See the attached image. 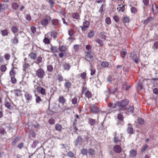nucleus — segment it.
Returning a JSON list of instances; mask_svg holds the SVG:
<instances>
[{"label":"nucleus","mask_w":158,"mask_h":158,"mask_svg":"<svg viewBox=\"0 0 158 158\" xmlns=\"http://www.w3.org/2000/svg\"><path fill=\"white\" fill-rule=\"evenodd\" d=\"M51 20V17L48 15H46L44 18L43 19L41 22V25L43 26H47L49 22Z\"/></svg>","instance_id":"obj_1"},{"label":"nucleus","mask_w":158,"mask_h":158,"mask_svg":"<svg viewBox=\"0 0 158 158\" xmlns=\"http://www.w3.org/2000/svg\"><path fill=\"white\" fill-rule=\"evenodd\" d=\"M94 54L90 51H89L87 52L85 57V59L87 61H92L93 58Z\"/></svg>","instance_id":"obj_2"},{"label":"nucleus","mask_w":158,"mask_h":158,"mask_svg":"<svg viewBox=\"0 0 158 158\" xmlns=\"http://www.w3.org/2000/svg\"><path fill=\"white\" fill-rule=\"evenodd\" d=\"M36 75L40 78H43L44 75V72L41 69H40L36 71Z\"/></svg>","instance_id":"obj_3"},{"label":"nucleus","mask_w":158,"mask_h":158,"mask_svg":"<svg viewBox=\"0 0 158 158\" xmlns=\"http://www.w3.org/2000/svg\"><path fill=\"white\" fill-rule=\"evenodd\" d=\"M128 103V101L126 100H123L121 101L118 102L117 103V106L121 107L126 106Z\"/></svg>","instance_id":"obj_4"},{"label":"nucleus","mask_w":158,"mask_h":158,"mask_svg":"<svg viewBox=\"0 0 158 158\" xmlns=\"http://www.w3.org/2000/svg\"><path fill=\"white\" fill-rule=\"evenodd\" d=\"M83 25L80 27L83 31H85L89 25V22L87 21H85L83 23Z\"/></svg>","instance_id":"obj_5"},{"label":"nucleus","mask_w":158,"mask_h":158,"mask_svg":"<svg viewBox=\"0 0 158 158\" xmlns=\"http://www.w3.org/2000/svg\"><path fill=\"white\" fill-rule=\"evenodd\" d=\"M90 111L93 113H97L99 111V110L95 105H92L91 106Z\"/></svg>","instance_id":"obj_6"},{"label":"nucleus","mask_w":158,"mask_h":158,"mask_svg":"<svg viewBox=\"0 0 158 158\" xmlns=\"http://www.w3.org/2000/svg\"><path fill=\"white\" fill-rule=\"evenodd\" d=\"M83 92L85 93V96L88 98H89L91 97L92 94L91 92L89 91H86V88H84L83 89Z\"/></svg>","instance_id":"obj_7"},{"label":"nucleus","mask_w":158,"mask_h":158,"mask_svg":"<svg viewBox=\"0 0 158 158\" xmlns=\"http://www.w3.org/2000/svg\"><path fill=\"white\" fill-rule=\"evenodd\" d=\"M24 96L27 103L29 102L32 99L31 95L27 92L25 93Z\"/></svg>","instance_id":"obj_8"},{"label":"nucleus","mask_w":158,"mask_h":158,"mask_svg":"<svg viewBox=\"0 0 158 158\" xmlns=\"http://www.w3.org/2000/svg\"><path fill=\"white\" fill-rule=\"evenodd\" d=\"M130 56L134 60V62L136 63L137 64L139 62V58L136 56L134 54L131 53L130 54Z\"/></svg>","instance_id":"obj_9"},{"label":"nucleus","mask_w":158,"mask_h":158,"mask_svg":"<svg viewBox=\"0 0 158 158\" xmlns=\"http://www.w3.org/2000/svg\"><path fill=\"white\" fill-rule=\"evenodd\" d=\"M16 68H13L9 72V74L10 77H15V74L16 73Z\"/></svg>","instance_id":"obj_10"},{"label":"nucleus","mask_w":158,"mask_h":158,"mask_svg":"<svg viewBox=\"0 0 158 158\" xmlns=\"http://www.w3.org/2000/svg\"><path fill=\"white\" fill-rule=\"evenodd\" d=\"M1 33L3 36H7L9 33V31L7 29H4L1 31Z\"/></svg>","instance_id":"obj_11"},{"label":"nucleus","mask_w":158,"mask_h":158,"mask_svg":"<svg viewBox=\"0 0 158 158\" xmlns=\"http://www.w3.org/2000/svg\"><path fill=\"white\" fill-rule=\"evenodd\" d=\"M37 90L42 95H45V90L42 87H37Z\"/></svg>","instance_id":"obj_12"},{"label":"nucleus","mask_w":158,"mask_h":158,"mask_svg":"<svg viewBox=\"0 0 158 158\" xmlns=\"http://www.w3.org/2000/svg\"><path fill=\"white\" fill-rule=\"evenodd\" d=\"M114 150L116 152L119 153L121 151V148L119 145H116L114 147Z\"/></svg>","instance_id":"obj_13"},{"label":"nucleus","mask_w":158,"mask_h":158,"mask_svg":"<svg viewBox=\"0 0 158 158\" xmlns=\"http://www.w3.org/2000/svg\"><path fill=\"white\" fill-rule=\"evenodd\" d=\"M107 33L104 31H102L100 33L99 37L103 40H106Z\"/></svg>","instance_id":"obj_14"},{"label":"nucleus","mask_w":158,"mask_h":158,"mask_svg":"<svg viewBox=\"0 0 158 158\" xmlns=\"http://www.w3.org/2000/svg\"><path fill=\"white\" fill-rule=\"evenodd\" d=\"M134 110V108L133 106H131L127 109V110L126 113L127 114H129L130 113H132Z\"/></svg>","instance_id":"obj_15"},{"label":"nucleus","mask_w":158,"mask_h":158,"mask_svg":"<svg viewBox=\"0 0 158 158\" xmlns=\"http://www.w3.org/2000/svg\"><path fill=\"white\" fill-rule=\"evenodd\" d=\"M77 124V119H75L73 122V128L71 129V131L73 132H76L78 130V129L75 126Z\"/></svg>","instance_id":"obj_16"},{"label":"nucleus","mask_w":158,"mask_h":158,"mask_svg":"<svg viewBox=\"0 0 158 158\" xmlns=\"http://www.w3.org/2000/svg\"><path fill=\"white\" fill-rule=\"evenodd\" d=\"M45 36L49 38H54L56 36V35L55 34L54 32H51L50 33H48L47 34V35H46Z\"/></svg>","instance_id":"obj_17"},{"label":"nucleus","mask_w":158,"mask_h":158,"mask_svg":"<svg viewBox=\"0 0 158 158\" xmlns=\"http://www.w3.org/2000/svg\"><path fill=\"white\" fill-rule=\"evenodd\" d=\"M39 141L37 140H34L31 145V147L32 148H36L37 145L39 144Z\"/></svg>","instance_id":"obj_18"},{"label":"nucleus","mask_w":158,"mask_h":158,"mask_svg":"<svg viewBox=\"0 0 158 158\" xmlns=\"http://www.w3.org/2000/svg\"><path fill=\"white\" fill-rule=\"evenodd\" d=\"M128 127L127 129V132L130 134H132L133 133V129L131 127V124H128Z\"/></svg>","instance_id":"obj_19"},{"label":"nucleus","mask_w":158,"mask_h":158,"mask_svg":"<svg viewBox=\"0 0 158 158\" xmlns=\"http://www.w3.org/2000/svg\"><path fill=\"white\" fill-rule=\"evenodd\" d=\"M43 58L42 56L40 55L37 58V60L35 62L37 64H39V63L42 62Z\"/></svg>","instance_id":"obj_20"},{"label":"nucleus","mask_w":158,"mask_h":158,"mask_svg":"<svg viewBox=\"0 0 158 158\" xmlns=\"http://www.w3.org/2000/svg\"><path fill=\"white\" fill-rule=\"evenodd\" d=\"M71 84L69 81H66L64 84V86L65 89H69L71 87Z\"/></svg>","instance_id":"obj_21"},{"label":"nucleus","mask_w":158,"mask_h":158,"mask_svg":"<svg viewBox=\"0 0 158 158\" xmlns=\"http://www.w3.org/2000/svg\"><path fill=\"white\" fill-rule=\"evenodd\" d=\"M14 93L17 96H19L22 94V91L19 89H16L14 90Z\"/></svg>","instance_id":"obj_22"},{"label":"nucleus","mask_w":158,"mask_h":158,"mask_svg":"<svg viewBox=\"0 0 158 158\" xmlns=\"http://www.w3.org/2000/svg\"><path fill=\"white\" fill-rule=\"evenodd\" d=\"M152 10L153 12H154L155 13H157L158 10L157 9V5L155 3L152 4Z\"/></svg>","instance_id":"obj_23"},{"label":"nucleus","mask_w":158,"mask_h":158,"mask_svg":"<svg viewBox=\"0 0 158 158\" xmlns=\"http://www.w3.org/2000/svg\"><path fill=\"white\" fill-rule=\"evenodd\" d=\"M29 66V65L28 64H24L23 66V71L26 72H27L28 71Z\"/></svg>","instance_id":"obj_24"},{"label":"nucleus","mask_w":158,"mask_h":158,"mask_svg":"<svg viewBox=\"0 0 158 158\" xmlns=\"http://www.w3.org/2000/svg\"><path fill=\"white\" fill-rule=\"evenodd\" d=\"M136 151L132 150L130 152V156L131 157H134L136 155Z\"/></svg>","instance_id":"obj_25"},{"label":"nucleus","mask_w":158,"mask_h":158,"mask_svg":"<svg viewBox=\"0 0 158 158\" xmlns=\"http://www.w3.org/2000/svg\"><path fill=\"white\" fill-rule=\"evenodd\" d=\"M19 5L16 2H14L12 4V7L15 10L17 9L19 7Z\"/></svg>","instance_id":"obj_26"},{"label":"nucleus","mask_w":158,"mask_h":158,"mask_svg":"<svg viewBox=\"0 0 158 158\" xmlns=\"http://www.w3.org/2000/svg\"><path fill=\"white\" fill-rule=\"evenodd\" d=\"M59 101L62 104H64L66 101L65 99L63 97H60L59 99Z\"/></svg>","instance_id":"obj_27"},{"label":"nucleus","mask_w":158,"mask_h":158,"mask_svg":"<svg viewBox=\"0 0 158 158\" xmlns=\"http://www.w3.org/2000/svg\"><path fill=\"white\" fill-rule=\"evenodd\" d=\"M70 65L68 63H65L64 64V69L65 70H69L70 68Z\"/></svg>","instance_id":"obj_28"},{"label":"nucleus","mask_w":158,"mask_h":158,"mask_svg":"<svg viewBox=\"0 0 158 158\" xmlns=\"http://www.w3.org/2000/svg\"><path fill=\"white\" fill-rule=\"evenodd\" d=\"M116 106V104L115 103H113L111 102L109 105V110H111L112 109L114 108Z\"/></svg>","instance_id":"obj_29"},{"label":"nucleus","mask_w":158,"mask_h":158,"mask_svg":"<svg viewBox=\"0 0 158 158\" xmlns=\"http://www.w3.org/2000/svg\"><path fill=\"white\" fill-rule=\"evenodd\" d=\"M55 128L56 130L60 131L62 129V127L61 125L57 124L56 125Z\"/></svg>","instance_id":"obj_30"},{"label":"nucleus","mask_w":158,"mask_h":158,"mask_svg":"<svg viewBox=\"0 0 158 158\" xmlns=\"http://www.w3.org/2000/svg\"><path fill=\"white\" fill-rule=\"evenodd\" d=\"M29 56L32 59H35L36 58V54L35 53H31L29 55Z\"/></svg>","instance_id":"obj_31"},{"label":"nucleus","mask_w":158,"mask_h":158,"mask_svg":"<svg viewBox=\"0 0 158 158\" xmlns=\"http://www.w3.org/2000/svg\"><path fill=\"white\" fill-rule=\"evenodd\" d=\"M124 6L122 5H119L117 8V9L119 11L121 12L124 10Z\"/></svg>","instance_id":"obj_32"},{"label":"nucleus","mask_w":158,"mask_h":158,"mask_svg":"<svg viewBox=\"0 0 158 158\" xmlns=\"http://www.w3.org/2000/svg\"><path fill=\"white\" fill-rule=\"evenodd\" d=\"M82 140V139L80 136H78L77 139H76L75 145H77Z\"/></svg>","instance_id":"obj_33"},{"label":"nucleus","mask_w":158,"mask_h":158,"mask_svg":"<svg viewBox=\"0 0 158 158\" xmlns=\"http://www.w3.org/2000/svg\"><path fill=\"white\" fill-rule=\"evenodd\" d=\"M11 29L12 32L14 33H15L17 32L18 30V28L15 26H12L11 27Z\"/></svg>","instance_id":"obj_34"},{"label":"nucleus","mask_w":158,"mask_h":158,"mask_svg":"<svg viewBox=\"0 0 158 158\" xmlns=\"http://www.w3.org/2000/svg\"><path fill=\"white\" fill-rule=\"evenodd\" d=\"M102 115H103L104 116H105V118H106L109 117L110 118V114L109 113L108 114H107L106 115V113L105 112H103V113H102V112H101L99 114V116H100Z\"/></svg>","instance_id":"obj_35"},{"label":"nucleus","mask_w":158,"mask_h":158,"mask_svg":"<svg viewBox=\"0 0 158 158\" xmlns=\"http://www.w3.org/2000/svg\"><path fill=\"white\" fill-rule=\"evenodd\" d=\"M88 152L91 156L94 155L95 154L94 150L91 148H90L88 150Z\"/></svg>","instance_id":"obj_36"},{"label":"nucleus","mask_w":158,"mask_h":158,"mask_svg":"<svg viewBox=\"0 0 158 158\" xmlns=\"http://www.w3.org/2000/svg\"><path fill=\"white\" fill-rule=\"evenodd\" d=\"M94 34V33L93 31H90L88 33V36L89 38L92 37Z\"/></svg>","instance_id":"obj_37"},{"label":"nucleus","mask_w":158,"mask_h":158,"mask_svg":"<svg viewBox=\"0 0 158 158\" xmlns=\"http://www.w3.org/2000/svg\"><path fill=\"white\" fill-rule=\"evenodd\" d=\"M152 20V17L148 18L144 22V24L145 25L147 24L149 22Z\"/></svg>","instance_id":"obj_38"},{"label":"nucleus","mask_w":158,"mask_h":158,"mask_svg":"<svg viewBox=\"0 0 158 158\" xmlns=\"http://www.w3.org/2000/svg\"><path fill=\"white\" fill-rule=\"evenodd\" d=\"M48 2L50 5V7L51 8H52L54 6L55 3L54 1L52 0H48Z\"/></svg>","instance_id":"obj_39"},{"label":"nucleus","mask_w":158,"mask_h":158,"mask_svg":"<svg viewBox=\"0 0 158 158\" xmlns=\"http://www.w3.org/2000/svg\"><path fill=\"white\" fill-rule=\"evenodd\" d=\"M59 21L57 19H54L52 21L53 24L55 26H57L59 24Z\"/></svg>","instance_id":"obj_40"},{"label":"nucleus","mask_w":158,"mask_h":158,"mask_svg":"<svg viewBox=\"0 0 158 158\" xmlns=\"http://www.w3.org/2000/svg\"><path fill=\"white\" fill-rule=\"evenodd\" d=\"M96 41L97 43H98L101 46H102L104 44L103 42L101 40L99 39H97L96 40Z\"/></svg>","instance_id":"obj_41"},{"label":"nucleus","mask_w":158,"mask_h":158,"mask_svg":"<svg viewBox=\"0 0 158 158\" xmlns=\"http://www.w3.org/2000/svg\"><path fill=\"white\" fill-rule=\"evenodd\" d=\"M109 63L106 61H104L101 63V65L103 67H106L109 65Z\"/></svg>","instance_id":"obj_42"},{"label":"nucleus","mask_w":158,"mask_h":158,"mask_svg":"<svg viewBox=\"0 0 158 158\" xmlns=\"http://www.w3.org/2000/svg\"><path fill=\"white\" fill-rule=\"evenodd\" d=\"M105 21L106 23L108 25L110 24L111 23L110 19L109 17L106 18L105 20Z\"/></svg>","instance_id":"obj_43"},{"label":"nucleus","mask_w":158,"mask_h":158,"mask_svg":"<svg viewBox=\"0 0 158 158\" xmlns=\"http://www.w3.org/2000/svg\"><path fill=\"white\" fill-rule=\"evenodd\" d=\"M88 152L87 150L84 148H83L81 150V153L84 155H86Z\"/></svg>","instance_id":"obj_44"},{"label":"nucleus","mask_w":158,"mask_h":158,"mask_svg":"<svg viewBox=\"0 0 158 158\" xmlns=\"http://www.w3.org/2000/svg\"><path fill=\"white\" fill-rule=\"evenodd\" d=\"M66 49V47L65 46H62L60 47L59 50L62 52H64Z\"/></svg>","instance_id":"obj_45"},{"label":"nucleus","mask_w":158,"mask_h":158,"mask_svg":"<svg viewBox=\"0 0 158 158\" xmlns=\"http://www.w3.org/2000/svg\"><path fill=\"white\" fill-rule=\"evenodd\" d=\"M131 13L134 14L136 13L137 11V9L135 7H132L131 8Z\"/></svg>","instance_id":"obj_46"},{"label":"nucleus","mask_w":158,"mask_h":158,"mask_svg":"<svg viewBox=\"0 0 158 158\" xmlns=\"http://www.w3.org/2000/svg\"><path fill=\"white\" fill-rule=\"evenodd\" d=\"M6 69V67L5 65H2L0 67L1 71L2 72H5Z\"/></svg>","instance_id":"obj_47"},{"label":"nucleus","mask_w":158,"mask_h":158,"mask_svg":"<svg viewBox=\"0 0 158 158\" xmlns=\"http://www.w3.org/2000/svg\"><path fill=\"white\" fill-rule=\"evenodd\" d=\"M73 17L76 19H79V16L77 13H74L73 15Z\"/></svg>","instance_id":"obj_48"},{"label":"nucleus","mask_w":158,"mask_h":158,"mask_svg":"<svg viewBox=\"0 0 158 158\" xmlns=\"http://www.w3.org/2000/svg\"><path fill=\"white\" fill-rule=\"evenodd\" d=\"M67 156L71 158H73L74 156L73 153L71 151L68 152L67 154Z\"/></svg>","instance_id":"obj_49"},{"label":"nucleus","mask_w":158,"mask_h":158,"mask_svg":"<svg viewBox=\"0 0 158 158\" xmlns=\"http://www.w3.org/2000/svg\"><path fill=\"white\" fill-rule=\"evenodd\" d=\"M5 106L7 108L10 109L11 108V106L10 103L8 102H6L5 104Z\"/></svg>","instance_id":"obj_50"},{"label":"nucleus","mask_w":158,"mask_h":158,"mask_svg":"<svg viewBox=\"0 0 158 158\" xmlns=\"http://www.w3.org/2000/svg\"><path fill=\"white\" fill-rule=\"evenodd\" d=\"M89 122L91 125H94L96 121L94 119H89Z\"/></svg>","instance_id":"obj_51"},{"label":"nucleus","mask_w":158,"mask_h":158,"mask_svg":"<svg viewBox=\"0 0 158 158\" xmlns=\"http://www.w3.org/2000/svg\"><path fill=\"white\" fill-rule=\"evenodd\" d=\"M80 77L82 79H85L86 78V73H83L80 74Z\"/></svg>","instance_id":"obj_52"},{"label":"nucleus","mask_w":158,"mask_h":158,"mask_svg":"<svg viewBox=\"0 0 158 158\" xmlns=\"http://www.w3.org/2000/svg\"><path fill=\"white\" fill-rule=\"evenodd\" d=\"M80 47V46L79 45L75 44L73 46V48L75 51H77L79 48Z\"/></svg>","instance_id":"obj_53"},{"label":"nucleus","mask_w":158,"mask_h":158,"mask_svg":"<svg viewBox=\"0 0 158 158\" xmlns=\"http://www.w3.org/2000/svg\"><path fill=\"white\" fill-rule=\"evenodd\" d=\"M53 69L52 66L51 65H49L47 66V70L49 72H52Z\"/></svg>","instance_id":"obj_54"},{"label":"nucleus","mask_w":158,"mask_h":158,"mask_svg":"<svg viewBox=\"0 0 158 158\" xmlns=\"http://www.w3.org/2000/svg\"><path fill=\"white\" fill-rule=\"evenodd\" d=\"M51 50L53 52H56L57 51V48L56 47H52L51 48Z\"/></svg>","instance_id":"obj_55"},{"label":"nucleus","mask_w":158,"mask_h":158,"mask_svg":"<svg viewBox=\"0 0 158 158\" xmlns=\"http://www.w3.org/2000/svg\"><path fill=\"white\" fill-rule=\"evenodd\" d=\"M123 21L125 23H128L129 21V19L128 17H124L123 18Z\"/></svg>","instance_id":"obj_56"},{"label":"nucleus","mask_w":158,"mask_h":158,"mask_svg":"<svg viewBox=\"0 0 158 158\" xmlns=\"http://www.w3.org/2000/svg\"><path fill=\"white\" fill-rule=\"evenodd\" d=\"M137 121L140 125L143 124L144 123L143 119H137Z\"/></svg>","instance_id":"obj_57"},{"label":"nucleus","mask_w":158,"mask_h":158,"mask_svg":"<svg viewBox=\"0 0 158 158\" xmlns=\"http://www.w3.org/2000/svg\"><path fill=\"white\" fill-rule=\"evenodd\" d=\"M43 41L46 44H49V40L47 37L44 38Z\"/></svg>","instance_id":"obj_58"},{"label":"nucleus","mask_w":158,"mask_h":158,"mask_svg":"<svg viewBox=\"0 0 158 158\" xmlns=\"http://www.w3.org/2000/svg\"><path fill=\"white\" fill-rule=\"evenodd\" d=\"M11 82L12 83L15 84L16 82V80L15 77H11Z\"/></svg>","instance_id":"obj_59"},{"label":"nucleus","mask_w":158,"mask_h":158,"mask_svg":"<svg viewBox=\"0 0 158 158\" xmlns=\"http://www.w3.org/2000/svg\"><path fill=\"white\" fill-rule=\"evenodd\" d=\"M5 131L3 128H0V135H2L5 134Z\"/></svg>","instance_id":"obj_60"},{"label":"nucleus","mask_w":158,"mask_h":158,"mask_svg":"<svg viewBox=\"0 0 158 158\" xmlns=\"http://www.w3.org/2000/svg\"><path fill=\"white\" fill-rule=\"evenodd\" d=\"M35 100L36 102L38 103H40L42 101L40 97L39 96H36Z\"/></svg>","instance_id":"obj_61"},{"label":"nucleus","mask_w":158,"mask_h":158,"mask_svg":"<svg viewBox=\"0 0 158 158\" xmlns=\"http://www.w3.org/2000/svg\"><path fill=\"white\" fill-rule=\"evenodd\" d=\"M72 104L75 105L77 103V99L76 98H74L72 99Z\"/></svg>","instance_id":"obj_62"},{"label":"nucleus","mask_w":158,"mask_h":158,"mask_svg":"<svg viewBox=\"0 0 158 158\" xmlns=\"http://www.w3.org/2000/svg\"><path fill=\"white\" fill-rule=\"evenodd\" d=\"M148 146L147 145H144L141 149V151L143 152L145 151L148 148Z\"/></svg>","instance_id":"obj_63"},{"label":"nucleus","mask_w":158,"mask_h":158,"mask_svg":"<svg viewBox=\"0 0 158 158\" xmlns=\"http://www.w3.org/2000/svg\"><path fill=\"white\" fill-rule=\"evenodd\" d=\"M18 42V38L15 36L14 38H13V43L14 44H16Z\"/></svg>","instance_id":"obj_64"}]
</instances>
